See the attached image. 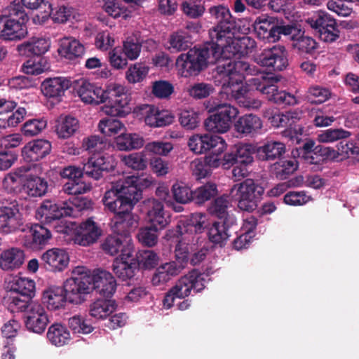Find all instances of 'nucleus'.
<instances>
[{"label":"nucleus","mask_w":359,"mask_h":359,"mask_svg":"<svg viewBox=\"0 0 359 359\" xmlns=\"http://www.w3.org/2000/svg\"><path fill=\"white\" fill-rule=\"evenodd\" d=\"M234 28L235 22L217 24L209 30L210 41L180 54L175 62L180 75L186 78L197 76L209 65L218 62L225 51H231Z\"/></svg>","instance_id":"nucleus-1"},{"label":"nucleus","mask_w":359,"mask_h":359,"mask_svg":"<svg viewBox=\"0 0 359 359\" xmlns=\"http://www.w3.org/2000/svg\"><path fill=\"white\" fill-rule=\"evenodd\" d=\"M75 82L76 84L74 89L83 102L94 104L106 103L104 112L111 116H126L130 113V98L123 86L112 84L103 90L85 79L74 81L73 83Z\"/></svg>","instance_id":"nucleus-2"},{"label":"nucleus","mask_w":359,"mask_h":359,"mask_svg":"<svg viewBox=\"0 0 359 359\" xmlns=\"http://www.w3.org/2000/svg\"><path fill=\"white\" fill-rule=\"evenodd\" d=\"M116 162L109 155L93 154L88 158L81 169L74 165H69L60 171L62 179L67 180L64 183L62 190L69 195H81L90 191L91 186L82 181L85 175L93 180H98L104 177V173L114 170Z\"/></svg>","instance_id":"nucleus-3"},{"label":"nucleus","mask_w":359,"mask_h":359,"mask_svg":"<svg viewBox=\"0 0 359 359\" xmlns=\"http://www.w3.org/2000/svg\"><path fill=\"white\" fill-rule=\"evenodd\" d=\"M104 210L114 215L111 222L118 231L133 228L135 206V175L126 177L120 184L112 185L102 199Z\"/></svg>","instance_id":"nucleus-4"},{"label":"nucleus","mask_w":359,"mask_h":359,"mask_svg":"<svg viewBox=\"0 0 359 359\" xmlns=\"http://www.w3.org/2000/svg\"><path fill=\"white\" fill-rule=\"evenodd\" d=\"M130 229L122 227L119 231L115 229L118 235L108 236L102 243V250L111 256L117 255L121 249L120 258L114 260L112 267L116 275L123 280H130L135 275V257Z\"/></svg>","instance_id":"nucleus-5"},{"label":"nucleus","mask_w":359,"mask_h":359,"mask_svg":"<svg viewBox=\"0 0 359 359\" xmlns=\"http://www.w3.org/2000/svg\"><path fill=\"white\" fill-rule=\"evenodd\" d=\"M72 276L63 283L62 292H115L116 281L111 273L98 269L91 274L85 266H78Z\"/></svg>","instance_id":"nucleus-6"},{"label":"nucleus","mask_w":359,"mask_h":359,"mask_svg":"<svg viewBox=\"0 0 359 359\" xmlns=\"http://www.w3.org/2000/svg\"><path fill=\"white\" fill-rule=\"evenodd\" d=\"M138 208L140 212L146 215L145 219L150 225L141 228L136 237L143 246L154 247L158 241L157 232L168 224L165 216L164 205L158 200L148 198L140 203Z\"/></svg>","instance_id":"nucleus-7"},{"label":"nucleus","mask_w":359,"mask_h":359,"mask_svg":"<svg viewBox=\"0 0 359 359\" xmlns=\"http://www.w3.org/2000/svg\"><path fill=\"white\" fill-rule=\"evenodd\" d=\"M27 13L19 2L13 1L0 16V39L5 41L20 40L27 34Z\"/></svg>","instance_id":"nucleus-8"},{"label":"nucleus","mask_w":359,"mask_h":359,"mask_svg":"<svg viewBox=\"0 0 359 359\" xmlns=\"http://www.w3.org/2000/svg\"><path fill=\"white\" fill-rule=\"evenodd\" d=\"M208 112L213 113L204 121L206 130L212 133H224L231 126L233 120L237 116L238 110L236 107L226 103L209 100L206 105Z\"/></svg>","instance_id":"nucleus-9"},{"label":"nucleus","mask_w":359,"mask_h":359,"mask_svg":"<svg viewBox=\"0 0 359 359\" xmlns=\"http://www.w3.org/2000/svg\"><path fill=\"white\" fill-rule=\"evenodd\" d=\"M264 192L262 185L252 179H246L234 184L231 188L230 195L237 201V206L241 210L252 212L257 209Z\"/></svg>","instance_id":"nucleus-10"},{"label":"nucleus","mask_w":359,"mask_h":359,"mask_svg":"<svg viewBox=\"0 0 359 359\" xmlns=\"http://www.w3.org/2000/svg\"><path fill=\"white\" fill-rule=\"evenodd\" d=\"M280 81L277 76L268 74L252 78L249 80L250 85L257 90L266 95V98L278 105H294L297 103L294 95L285 90H278L276 83Z\"/></svg>","instance_id":"nucleus-11"},{"label":"nucleus","mask_w":359,"mask_h":359,"mask_svg":"<svg viewBox=\"0 0 359 359\" xmlns=\"http://www.w3.org/2000/svg\"><path fill=\"white\" fill-rule=\"evenodd\" d=\"M288 53L284 46L275 45L271 48H266L259 54L256 62L264 67L269 76L272 72H282L288 66Z\"/></svg>","instance_id":"nucleus-12"},{"label":"nucleus","mask_w":359,"mask_h":359,"mask_svg":"<svg viewBox=\"0 0 359 359\" xmlns=\"http://www.w3.org/2000/svg\"><path fill=\"white\" fill-rule=\"evenodd\" d=\"M74 209L67 201L44 200L36 210V215L42 222L50 224L64 217L74 215Z\"/></svg>","instance_id":"nucleus-13"},{"label":"nucleus","mask_w":359,"mask_h":359,"mask_svg":"<svg viewBox=\"0 0 359 359\" xmlns=\"http://www.w3.org/2000/svg\"><path fill=\"white\" fill-rule=\"evenodd\" d=\"M26 227L17 202L0 206V232L8 234Z\"/></svg>","instance_id":"nucleus-14"},{"label":"nucleus","mask_w":359,"mask_h":359,"mask_svg":"<svg viewBox=\"0 0 359 359\" xmlns=\"http://www.w3.org/2000/svg\"><path fill=\"white\" fill-rule=\"evenodd\" d=\"M188 146L194 154H201L209 151H224L227 144L220 136L196 134L189 139Z\"/></svg>","instance_id":"nucleus-15"},{"label":"nucleus","mask_w":359,"mask_h":359,"mask_svg":"<svg viewBox=\"0 0 359 359\" xmlns=\"http://www.w3.org/2000/svg\"><path fill=\"white\" fill-rule=\"evenodd\" d=\"M136 117L144 118V123L151 128L164 127L173 122V116L166 111H159L153 105L145 104L136 108Z\"/></svg>","instance_id":"nucleus-16"},{"label":"nucleus","mask_w":359,"mask_h":359,"mask_svg":"<svg viewBox=\"0 0 359 359\" xmlns=\"http://www.w3.org/2000/svg\"><path fill=\"white\" fill-rule=\"evenodd\" d=\"M236 217H229L226 221L214 222L208 228L209 241L219 247L224 246L231 235V231H236Z\"/></svg>","instance_id":"nucleus-17"},{"label":"nucleus","mask_w":359,"mask_h":359,"mask_svg":"<svg viewBox=\"0 0 359 359\" xmlns=\"http://www.w3.org/2000/svg\"><path fill=\"white\" fill-rule=\"evenodd\" d=\"M27 228L21 230L26 232L23 238V245L27 248L35 250L46 245L51 238L50 231L43 225L39 224H25Z\"/></svg>","instance_id":"nucleus-18"},{"label":"nucleus","mask_w":359,"mask_h":359,"mask_svg":"<svg viewBox=\"0 0 359 359\" xmlns=\"http://www.w3.org/2000/svg\"><path fill=\"white\" fill-rule=\"evenodd\" d=\"M102 232L101 228L93 218H88L77 228L74 242L82 246L90 245L99 239Z\"/></svg>","instance_id":"nucleus-19"},{"label":"nucleus","mask_w":359,"mask_h":359,"mask_svg":"<svg viewBox=\"0 0 359 359\" xmlns=\"http://www.w3.org/2000/svg\"><path fill=\"white\" fill-rule=\"evenodd\" d=\"M73 85V81L67 77L57 76L46 79L41 85L42 94L48 98H60Z\"/></svg>","instance_id":"nucleus-20"},{"label":"nucleus","mask_w":359,"mask_h":359,"mask_svg":"<svg viewBox=\"0 0 359 359\" xmlns=\"http://www.w3.org/2000/svg\"><path fill=\"white\" fill-rule=\"evenodd\" d=\"M277 22L278 19L276 17L266 15L257 17L254 24L257 37L269 43L277 41L278 38H275Z\"/></svg>","instance_id":"nucleus-21"},{"label":"nucleus","mask_w":359,"mask_h":359,"mask_svg":"<svg viewBox=\"0 0 359 359\" xmlns=\"http://www.w3.org/2000/svg\"><path fill=\"white\" fill-rule=\"evenodd\" d=\"M51 151V144L43 139L28 142L22 149L23 159L29 163L36 162L45 158Z\"/></svg>","instance_id":"nucleus-22"},{"label":"nucleus","mask_w":359,"mask_h":359,"mask_svg":"<svg viewBox=\"0 0 359 359\" xmlns=\"http://www.w3.org/2000/svg\"><path fill=\"white\" fill-rule=\"evenodd\" d=\"M48 323V316L40 304L32 305V309L27 311L25 319L27 329L36 334L43 332Z\"/></svg>","instance_id":"nucleus-23"},{"label":"nucleus","mask_w":359,"mask_h":359,"mask_svg":"<svg viewBox=\"0 0 359 359\" xmlns=\"http://www.w3.org/2000/svg\"><path fill=\"white\" fill-rule=\"evenodd\" d=\"M57 52L62 57L76 64L83 57L85 48L79 41L71 37H65L60 41Z\"/></svg>","instance_id":"nucleus-24"},{"label":"nucleus","mask_w":359,"mask_h":359,"mask_svg":"<svg viewBox=\"0 0 359 359\" xmlns=\"http://www.w3.org/2000/svg\"><path fill=\"white\" fill-rule=\"evenodd\" d=\"M114 293L96 299L89 306V315L97 320H104L116 310L117 304L112 298Z\"/></svg>","instance_id":"nucleus-25"},{"label":"nucleus","mask_w":359,"mask_h":359,"mask_svg":"<svg viewBox=\"0 0 359 359\" xmlns=\"http://www.w3.org/2000/svg\"><path fill=\"white\" fill-rule=\"evenodd\" d=\"M41 260L46 270L62 271L67 266L69 258L65 250L53 248L42 255Z\"/></svg>","instance_id":"nucleus-26"},{"label":"nucleus","mask_w":359,"mask_h":359,"mask_svg":"<svg viewBox=\"0 0 359 359\" xmlns=\"http://www.w3.org/2000/svg\"><path fill=\"white\" fill-rule=\"evenodd\" d=\"M205 279L203 275L196 270L181 277L176 285L168 292H201L205 288Z\"/></svg>","instance_id":"nucleus-27"},{"label":"nucleus","mask_w":359,"mask_h":359,"mask_svg":"<svg viewBox=\"0 0 359 359\" xmlns=\"http://www.w3.org/2000/svg\"><path fill=\"white\" fill-rule=\"evenodd\" d=\"M261 118L252 114L240 116L234 123V130L242 136L253 135L262 128Z\"/></svg>","instance_id":"nucleus-28"},{"label":"nucleus","mask_w":359,"mask_h":359,"mask_svg":"<svg viewBox=\"0 0 359 359\" xmlns=\"http://www.w3.org/2000/svg\"><path fill=\"white\" fill-rule=\"evenodd\" d=\"M25 253L18 248L4 250L0 255V268L4 271L19 269L24 263Z\"/></svg>","instance_id":"nucleus-29"},{"label":"nucleus","mask_w":359,"mask_h":359,"mask_svg":"<svg viewBox=\"0 0 359 359\" xmlns=\"http://www.w3.org/2000/svg\"><path fill=\"white\" fill-rule=\"evenodd\" d=\"M212 78L217 86H221L222 89H227L231 86H234L236 81L232 74V69L229 67L228 60L219 62L212 70Z\"/></svg>","instance_id":"nucleus-30"},{"label":"nucleus","mask_w":359,"mask_h":359,"mask_svg":"<svg viewBox=\"0 0 359 359\" xmlns=\"http://www.w3.org/2000/svg\"><path fill=\"white\" fill-rule=\"evenodd\" d=\"M206 215L201 212L192 213L189 218L177 226V233L180 236L184 233H199L206 227Z\"/></svg>","instance_id":"nucleus-31"},{"label":"nucleus","mask_w":359,"mask_h":359,"mask_svg":"<svg viewBox=\"0 0 359 359\" xmlns=\"http://www.w3.org/2000/svg\"><path fill=\"white\" fill-rule=\"evenodd\" d=\"M285 145L277 141H269L257 149V155L260 161H273L285 153Z\"/></svg>","instance_id":"nucleus-32"},{"label":"nucleus","mask_w":359,"mask_h":359,"mask_svg":"<svg viewBox=\"0 0 359 359\" xmlns=\"http://www.w3.org/2000/svg\"><path fill=\"white\" fill-rule=\"evenodd\" d=\"M229 67L232 69V74L236 84L243 82L245 75H255L257 77L262 73L255 65L243 60H228Z\"/></svg>","instance_id":"nucleus-33"},{"label":"nucleus","mask_w":359,"mask_h":359,"mask_svg":"<svg viewBox=\"0 0 359 359\" xmlns=\"http://www.w3.org/2000/svg\"><path fill=\"white\" fill-rule=\"evenodd\" d=\"M55 132L59 138L67 139L79 128V121L70 115L60 116L56 121Z\"/></svg>","instance_id":"nucleus-34"},{"label":"nucleus","mask_w":359,"mask_h":359,"mask_svg":"<svg viewBox=\"0 0 359 359\" xmlns=\"http://www.w3.org/2000/svg\"><path fill=\"white\" fill-rule=\"evenodd\" d=\"M168 43V50L170 53L184 51L192 46V37L189 33L180 30L170 35Z\"/></svg>","instance_id":"nucleus-35"},{"label":"nucleus","mask_w":359,"mask_h":359,"mask_svg":"<svg viewBox=\"0 0 359 359\" xmlns=\"http://www.w3.org/2000/svg\"><path fill=\"white\" fill-rule=\"evenodd\" d=\"M23 190L29 196L41 197L48 191L47 180L38 176H29L23 184Z\"/></svg>","instance_id":"nucleus-36"},{"label":"nucleus","mask_w":359,"mask_h":359,"mask_svg":"<svg viewBox=\"0 0 359 359\" xmlns=\"http://www.w3.org/2000/svg\"><path fill=\"white\" fill-rule=\"evenodd\" d=\"M306 22L316 31V34L326 27L332 28V25H336V20L329 13L323 11L315 12L306 20Z\"/></svg>","instance_id":"nucleus-37"},{"label":"nucleus","mask_w":359,"mask_h":359,"mask_svg":"<svg viewBox=\"0 0 359 359\" xmlns=\"http://www.w3.org/2000/svg\"><path fill=\"white\" fill-rule=\"evenodd\" d=\"M47 338L53 345L62 346L70 341V333L65 325L55 323L49 327Z\"/></svg>","instance_id":"nucleus-38"},{"label":"nucleus","mask_w":359,"mask_h":359,"mask_svg":"<svg viewBox=\"0 0 359 359\" xmlns=\"http://www.w3.org/2000/svg\"><path fill=\"white\" fill-rule=\"evenodd\" d=\"M21 2L22 8L25 7L30 10L43 9V11L41 12V14H37L34 18V22L35 23H44L48 20L51 15L53 10L52 6L48 2H46L44 0H21Z\"/></svg>","instance_id":"nucleus-39"},{"label":"nucleus","mask_w":359,"mask_h":359,"mask_svg":"<svg viewBox=\"0 0 359 359\" xmlns=\"http://www.w3.org/2000/svg\"><path fill=\"white\" fill-rule=\"evenodd\" d=\"M50 47V43L46 39L40 38L32 42H27L18 46L21 54L27 56L36 55L37 57L46 53Z\"/></svg>","instance_id":"nucleus-40"},{"label":"nucleus","mask_w":359,"mask_h":359,"mask_svg":"<svg viewBox=\"0 0 359 359\" xmlns=\"http://www.w3.org/2000/svg\"><path fill=\"white\" fill-rule=\"evenodd\" d=\"M109 116V117L101 119L98 124L99 130L103 135L112 137L116 135L118 133L125 131L124 124L114 118L116 116Z\"/></svg>","instance_id":"nucleus-41"},{"label":"nucleus","mask_w":359,"mask_h":359,"mask_svg":"<svg viewBox=\"0 0 359 359\" xmlns=\"http://www.w3.org/2000/svg\"><path fill=\"white\" fill-rule=\"evenodd\" d=\"M218 194L217 187L213 182L205 183L193 191V201L199 205L215 198Z\"/></svg>","instance_id":"nucleus-42"},{"label":"nucleus","mask_w":359,"mask_h":359,"mask_svg":"<svg viewBox=\"0 0 359 359\" xmlns=\"http://www.w3.org/2000/svg\"><path fill=\"white\" fill-rule=\"evenodd\" d=\"M16 297H13L9 303V309L12 312H27L32 309V305L38 304L32 301L35 293H17Z\"/></svg>","instance_id":"nucleus-43"},{"label":"nucleus","mask_w":359,"mask_h":359,"mask_svg":"<svg viewBox=\"0 0 359 359\" xmlns=\"http://www.w3.org/2000/svg\"><path fill=\"white\" fill-rule=\"evenodd\" d=\"M298 168V163L295 159L279 160L272 166V172L274 176L283 180L288 178Z\"/></svg>","instance_id":"nucleus-44"},{"label":"nucleus","mask_w":359,"mask_h":359,"mask_svg":"<svg viewBox=\"0 0 359 359\" xmlns=\"http://www.w3.org/2000/svg\"><path fill=\"white\" fill-rule=\"evenodd\" d=\"M229 201L224 195L216 198L208 208L209 212L222 221H226L229 217H236L228 212Z\"/></svg>","instance_id":"nucleus-45"},{"label":"nucleus","mask_w":359,"mask_h":359,"mask_svg":"<svg viewBox=\"0 0 359 359\" xmlns=\"http://www.w3.org/2000/svg\"><path fill=\"white\" fill-rule=\"evenodd\" d=\"M159 262V257L154 251L151 250H139L136 253V264L140 269H154Z\"/></svg>","instance_id":"nucleus-46"},{"label":"nucleus","mask_w":359,"mask_h":359,"mask_svg":"<svg viewBox=\"0 0 359 359\" xmlns=\"http://www.w3.org/2000/svg\"><path fill=\"white\" fill-rule=\"evenodd\" d=\"M331 97L330 90L320 86H312L309 88L306 93V100L311 103L319 104L325 102Z\"/></svg>","instance_id":"nucleus-47"},{"label":"nucleus","mask_w":359,"mask_h":359,"mask_svg":"<svg viewBox=\"0 0 359 359\" xmlns=\"http://www.w3.org/2000/svg\"><path fill=\"white\" fill-rule=\"evenodd\" d=\"M183 13L189 18L197 19L201 17L205 11L203 2L201 0H188L183 1L181 5Z\"/></svg>","instance_id":"nucleus-48"},{"label":"nucleus","mask_w":359,"mask_h":359,"mask_svg":"<svg viewBox=\"0 0 359 359\" xmlns=\"http://www.w3.org/2000/svg\"><path fill=\"white\" fill-rule=\"evenodd\" d=\"M255 41L250 36H243L238 39H234L231 45V52L234 55L238 53L240 55H248L251 53L252 50L256 48Z\"/></svg>","instance_id":"nucleus-49"},{"label":"nucleus","mask_w":359,"mask_h":359,"mask_svg":"<svg viewBox=\"0 0 359 359\" xmlns=\"http://www.w3.org/2000/svg\"><path fill=\"white\" fill-rule=\"evenodd\" d=\"M351 135V133L341 128H330L323 131L318 136L320 142H333L335 141L348 138Z\"/></svg>","instance_id":"nucleus-50"},{"label":"nucleus","mask_w":359,"mask_h":359,"mask_svg":"<svg viewBox=\"0 0 359 359\" xmlns=\"http://www.w3.org/2000/svg\"><path fill=\"white\" fill-rule=\"evenodd\" d=\"M42 299L48 309L52 311L64 309L67 305L65 293H43Z\"/></svg>","instance_id":"nucleus-51"},{"label":"nucleus","mask_w":359,"mask_h":359,"mask_svg":"<svg viewBox=\"0 0 359 359\" xmlns=\"http://www.w3.org/2000/svg\"><path fill=\"white\" fill-rule=\"evenodd\" d=\"M172 193L175 201L180 204H186L193 201V191L183 183L173 184Z\"/></svg>","instance_id":"nucleus-52"},{"label":"nucleus","mask_w":359,"mask_h":359,"mask_svg":"<svg viewBox=\"0 0 359 359\" xmlns=\"http://www.w3.org/2000/svg\"><path fill=\"white\" fill-rule=\"evenodd\" d=\"M238 164L250 165L253 162L254 148L250 144H239L233 146Z\"/></svg>","instance_id":"nucleus-53"},{"label":"nucleus","mask_w":359,"mask_h":359,"mask_svg":"<svg viewBox=\"0 0 359 359\" xmlns=\"http://www.w3.org/2000/svg\"><path fill=\"white\" fill-rule=\"evenodd\" d=\"M179 121L187 130L195 129L200 122L199 114L193 109L182 110L180 114Z\"/></svg>","instance_id":"nucleus-54"},{"label":"nucleus","mask_w":359,"mask_h":359,"mask_svg":"<svg viewBox=\"0 0 359 359\" xmlns=\"http://www.w3.org/2000/svg\"><path fill=\"white\" fill-rule=\"evenodd\" d=\"M294 46L300 53L313 55L318 48V43L312 37L302 36L294 43Z\"/></svg>","instance_id":"nucleus-55"},{"label":"nucleus","mask_w":359,"mask_h":359,"mask_svg":"<svg viewBox=\"0 0 359 359\" xmlns=\"http://www.w3.org/2000/svg\"><path fill=\"white\" fill-rule=\"evenodd\" d=\"M151 92L156 97L166 99L174 92V86L168 81H156L153 82Z\"/></svg>","instance_id":"nucleus-56"},{"label":"nucleus","mask_w":359,"mask_h":359,"mask_svg":"<svg viewBox=\"0 0 359 359\" xmlns=\"http://www.w3.org/2000/svg\"><path fill=\"white\" fill-rule=\"evenodd\" d=\"M46 121L43 119L28 120L23 125L22 133L27 137L36 135L46 127Z\"/></svg>","instance_id":"nucleus-57"},{"label":"nucleus","mask_w":359,"mask_h":359,"mask_svg":"<svg viewBox=\"0 0 359 359\" xmlns=\"http://www.w3.org/2000/svg\"><path fill=\"white\" fill-rule=\"evenodd\" d=\"M104 10L114 18L123 17L127 19L131 17L129 11L124 7H121L116 0H106L103 6Z\"/></svg>","instance_id":"nucleus-58"},{"label":"nucleus","mask_w":359,"mask_h":359,"mask_svg":"<svg viewBox=\"0 0 359 359\" xmlns=\"http://www.w3.org/2000/svg\"><path fill=\"white\" fill-rule=\"evenodd\" d=\"M172 149L173 146L171 142L162 141L149 142L144 147L145 151L162 156L168 155Z\"/></svg>","instance_id":"nucleus-59"},{"label":"nucleus","mask_w":359,"mask_h":359,"mask_svg":"<svg viewBox=\"0 0 359 359\" xmlns=\"http://www.w3.org/2000/svg\"><path fill=\"white\" fill-rule=\"evenodd\" d=\"M209 13L212 17L215 18L217 21V24L226 22H235L234 19L231 16L229 9L223 6H217L211 7Z\"/></svg>","instance_id":"nucleus-60"},{"label":"nucleus","mask_w":359,"mask_h":359,"mask_svg":"<svg viewBox=\"0 0 359 359\" xmlns=\"http://www.w3.org/2000/svg\"><path fill=\"white\" fill-rule=\"evenodd\" d=\"M213 91L212 86L205 83H195L189 90V95L195 99L205 98Z\"/></svg>","instance_id":"nucleus-61"},{"label":"nucleus","mask_w":359,"mask_h":359,"mask_svg":"<svg viewBox=\"0 0 359 359\" xmlns=\"http://www.w3.org/2000/svg\"><path fill=\"white\" fill-rule=\"evenodd\" d=\"M43 59L38 57L34 60H29L22 67V71L27 75H39L43 72L46 67L41 65Z\"/></svg>","instance_id":"nucleus-62"},{"label":"nucleus","mask_w":359,"mask_h":359,"mask_svg":"<svg viewBox=\"0 0 359 359\" xmlns=\"http://www.w3.org/2000/svg\"><path fill=\"white\" fill-rule=\"evenodd\" d=\"M124 53L121 48H115L109 53V60L112 67L116 69H124L127 65L128 58L123 57Z\"/></svg>","instance_id":"nucleus-63"},{"label":"nucleus","mask_w":359,"mask_h":359,"mask_svg":"<svg viewBox=\"0 0 359 359\" xmlns=\"http://www.w3.org/2000/svg\"><path fill=\"white\" fill-rule=\"evenodd\" d=\"M177 243L175 249V262L183 269L185 268L189 261V246L181 241H177Z\"/></svg>","instance_id":"nucleus-64"}]
</instances>
